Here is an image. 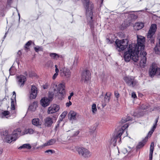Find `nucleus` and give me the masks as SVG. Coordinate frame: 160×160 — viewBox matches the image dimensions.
I'll return each instance as SVG.
<instances>
[{"mask_svg":"<svg viewBox=\"0 0 160 160\" xmlns=\"http://www.w3.org/2000/svg\"><path fill=\"white\" fill-rule=\"evenodd\" d=\"M136 49L134 44L129 45L128 51L125 52L124 55V58L126 62H128L131 59L134 62H138L139 58L138 54L139 52Z\"/></svg>","mask_w":160,"mask_h":160,"instance_id":"nucleus-1","label":"nucleus"},{"mask_svg":"<svg viewBox=\"0 0 160 160\" xmlns=\"http://www.w3.org/2000/svg\"><path fill=\"white\" fill-rule=\"evenodd\" d=\"M128 42V40L127 39L121 40L117 39L114 44L115 49L119 52L124 50L127 47Z\"/></svg>","mask_w":160,"mask_h":160,"instance_id":"nucleus-2","label":"nucleus"},{"mask_svg":"<svg viewBox=\"0 0 160 160\" xmlns=\"http://www.w3.org/2000/svg\"><path fill=\"white\" fill-rule=\"evenodd\" d=\"M129 125V124L127 123L125 124L124 126L122 127V128L118 132L117 135L116 136H113L111 138L110 142L111 144L114 146H115L116 145L117 140L118 139L119 141H121V138L120 137L121 136L125 129L128 128Z\"/></svg>","mask_w":160,"mask_h":160,"instance_id":"nucleus-3","label":"nucleus"},{"mask_svg":"<svg viewBox=\"0 0 160 160\" xmlns=\"http://www.w3.org/2000/svg\"><path fill=\"white\" fill-rule=\"evenodd\" d=\"M84 6L86 9V15L87 17H89L91 19H92V9L93 8V3L89 2V0H83Z\"/></svg>","mask_w":160,"mask_h":160,"instance_id":"nucleus-4","label":"nucleus"},{"mask_svg":"<svg viewBox=\"0 0 160 160\" xmlns=\"http://www.w3.org/2000/svg\"><path fill=\"white\" fill-rule=\"evenodd\" d=\"M137 43L136 45L135 44H133L135 45V47L136 48V50H137L139 52L140 51L141 52L142 51H144V43L145 41V38L142 36L138 35L137 36Z\"/></svg>","mask_w":160,"mask_h":160,"instance_id":"nucleus-5","label":"nucleus"},{"mask_svg":"<svg viewBox=\"0 0 160 160\" xmlns=\"http://www.w3.org/2000/svg\"><path fill=\"white\" fill-rule=\"evenodd\" d=\"M77 151L79 154L82 157L85 158L90 157L92 153L88 150L83 147H80L78 148Z\"/></svg>","mask_w":160,"mask_h":160,"instance_id":"nucleus-6","label":"nucleus"},{"mask_svg":"<svg viewBox=\"0 0 160 160\" xmlns=\"http://www.w3.org/2000/svg\"><path fill=\"white\" fill-rule=\"evenodd\" d=\"M65 85L62 83H60L59 85L58 91L57 92V95L56 96L59 99H62L64 98L65 94Z\"/></svg>","mask_w":160,"mask_h":160,"instance_id":"nucleus-7","label":"nucleus"},{"mask_svg":"<svg viewBox=\"0 0 160 160\" xmlns=\"http://www.w3.org/2000/svg\"><path fill=\"white\" fill-rule=\"evenodd\" d=\"M123 79L129 86L133 87L136 85L137 82L134 78L131 76H127L124 78Z\"/></svg>","mask_w":160,"mask_h":160,"instance_id":"nucleus-8","label":"nucleus"},{"mask_svg":"<svg viewBox=\"0 0 160 160\" xmlns=\"http://www.w3.org/2000/svg\"><path fill=\"white\" fill-rule=\"evenodd\" d=\"M90 75L89 71L86 70L83 71L82 75V81L86 83H88L91 78Z\"/></svg>","mask_w":160,"mask_h":160,"instance_id":"nucleus-9","label":"nucleus"},{"mask_svg":"<svg viewBox=\"0 0 160 160\" xmlns=\"http://www.w3.org/2000/svg\"><path fill=\"white\" fill-rule=\"evenodd\" d=\"M140 52L141 55V58L139 64L141 67L144 68L146 65V64L147 58L146 55L147 53L144 51H142L141 52L140 51Z\"/></svg>","mask_w":160,"mask_h":160,"instance_id":"nucleus-10","label":"nucleus"},{"mask_svg":"<svg viewBox=\"0 0 160 160\" xmlns=\"http://www.w3.org/2000/svg\"><path fill=\"white\" fill-rule=\"evenodd\" d=\"M149 73L151 77L153 76L156 74L158 77L160 78V68H156L153 65L152 66V68H150L149 70Z\"/></svg>","mask_w":160,"mask_h":160,"instance_id":"nucleus-11","label":"nucleus"},{"mask_svg":"<svg viewBox=\"0 0 160 160\" xmlns=\"http://www.w3.org/2000/svg\"><path fill=\"white\" fill-rule=\"evenodd\" d=\"M60 74L62 77H65L66 78H69L71 76V72L67 68H64L60 70Z\"/></svg>","mask_w":160,"mask_h":160,"instance_id":"nucleus-12","label":"nucleus"},{"mask_svg":"<svg viewBox=\"0 0 160 160\" xmlns=\"http://www.w3.org/2000/svg\"><path fill=\"white\" fill-rule=\"evenodd\" d=\"M157 28V27L156 24H153L151 25L147 35V37L148 38H152V36L156 31Z\"/></svg>","mask_w":160,"mask_h":160,"instance_id":"nucleus-13","label":"nucleus"},{"mask_svg":"<svg viewBox=\"0 0 160 160\" xmlns=\"http://www.w3.org/2000/svg\"><path fill=\"white\" fill-rule=\"evenodd\" d=\"M1 135L2 138L5 142H7L8 143L11 142V140H12L11 139L12 136L9 135L8 134V132L6 131L2 132L1 133Z\"/></svg>","mask_w":160,"mask_h":160,"instance_id":"nucleus-14","label":"nucleus"},{"mask_svg":"<svg viewBox=\"0 0 160 160\" xmlns=\"http://www.w3.org/2000/svg\"><path fill=\"white\" fill-rule=\"evenodd\" d=\"M59 109V106L56 104H54L48 108V112L49 114H52L57 112Z\"/></svg>","mask_w":160,"mask_h":160,"instance_id":"nucleus-15","label":"nucleus"},{"mask_svg":"<svg viewBox=\"0 0 160 160\" xmlns=\"http://www.w3.org/2000/svg\"><path fill=\"white\" fill-rule=\"evenodd\" d=\"M21 130L20 128H17L13 132L11 139L12 141H15L17 138L21 135Z\"/></svg>","mask_w":160,"mask_h":160,"instance_id":"nucleus-16","label":"nucleus"},{"mask_svg":"<svg viewBox=\"0 0 160 160\" xmlns=\"http://www.w3.org/2000/svg\"><path fill=\"white\" fill-rule=\"evenodd\" d=\"M18 79V84L20 87H22L25 84V82L26 80V78L25 76L21 75L17 77Z\"/></svg>","mask_w":160,"mask_h":160,"instance_id":"nucleus-17","label":"nucleus"},{"mask_svg":"<svg viewBox=\"0 0 160 160\" xmlns=\"http://www.w3.org/2000/svg\"><path fill=\"white\" fill-rule=\"evenodd\" d=\"M50 101V100L45 97L41 100V104L42 106L45 107L49 105Z\"/></svg>","mask_w":160,"mask_h":160,"instance_id":"nucleus-18","label":"nucleus"},{"mask_svg":"<svg viewBox=\"0 0 160 160\" xmlns=\"http://www.w3.org/2000/svg\"><path fill=\"white\" fill-rule=\"evenodd\" d=\"M37 88L35 86H32L31 89V93L30 94V98H35L37 96Z\"/></svg>","mask_w":160,"mask_h":160,"instance_id":"nucleus-19","label":"nucleus"},{"mask_svg":"<svg viewBox=\"0 0 160 160\" xmlns=\"http://www.w3.org/2000/svg\"><path fill=\"white\" fill-rule=\"evenodd\" d=\"M148 136H146L144 139L142 140L141 142L138 143V145L137 146L136 148V150H138L140 148L143 147L148 140Z\"/></svg>","mask_w":160,"mask_h":160,"instance_id":"nucleus-20","label":"nucleus"},{"mask_svg":"<svg viewBox=\"0 0 160 160\" xmlns=\"http://www.w3.org/2000/svg\"><path fill=\"white\" fill-rule=\"evenodd\" d=\"M44 124L45 126L50 127L53 123L52 118L49 117H47L45 119Z\"/></svg>","mask_w":160,"mask_h":160,"instance_id":"nucleus-21","label":"nucleus"},{"mask_svg":"<svg viewBox=\"0 0 160 160\" xmlns=\"http://www.w3.org/2000/svg\"><path fill=\"white\" fill-rule=\"evenodd\" d=\"M76 112L73 111H71L68 114V118L70 120H75L76 119Z\"/></svg>","mask_w":160,"mask_h":160,"instance_id":"nucleus-22","label":"nucleus"},{"mask_svg":"<svg viewBox=\"0 0 160 160\" xmlns=\"http://www.w3.org/2000/svg\"><path fill=\"white\" fill-rule=\"evenodd\" d=\"M32 123L34 125L37 126H39L41 125L40 120L38 118L33 119L32 120Z\"/></svg>","mask_w":160,"mask_h":160,"instance_id":"nucleus-23","label":"nucleus"},{"mask_svg":"<svg viewBox=\"0 0 160 160\" xmlns=\"http://www.w3.org/2000/svg\"><path fill=\"white\" fill-rule=\"evenodd\" d=\"M56 142V140L55 139H52L47 141L46 143H44L43 146H46L52 145L55 143Z\"/></svg>","mask_w":160,"mask_h":160,"instance_id":"nucleus-24","label":"nucleus"},{"mask_svg":"<svg viewBox=\"0 0 160 160\" xmlns=\"http://www.w3.org/2000/svg\"><path fill=\"white\" fill-rule=\"evenodd\" d=\"M111 94V93L110 92H107L105 94L104 97V100L105 102H109L110 99V96Z\"/></svg>","mask_w":160,"mask_h":160,"instance_id":"nucleus-25","label":"nucleus"},{"mask_svg":"<svg viewBox=\"0 0 160 160\" xmlns=\"http://www.w3.org/2000/svg\"><path fill=\"white\" fill-rule=\"evenodd\" d=\"M35 131L32 128H29L28 129L25 130L24 132H23L22 135H24L25 134H32L33 133H35Z\"/></svg>","mask_w":160,"mask_h":160,"instance_id":"nucleus-26","label":"nucleus"},{"mask_svg":"<svg viewBox=\"0 0 160 160\" xmlns=\"http://www.w3.org/2000/svg\"><path fill=\"white\" fill-rule=\"evenodd\" d=\"M135 27L137 28V29L138 30L143 28L144 27V24L143 23L141 22L136 23Z\"/></svg>","mask_w":160,"mask_h":160,"instance_id":"nucleus-27","label":"nucleus"},{"mask_svg":"<svg viewBox=\"0 0 160 160\" xmlns=\"http://www.w3.org/2000/svg\"><path fill=\"white\" fill-rule=\"evenodd\" d=\"M155 51L156 53L158 54L160 51V39L158 43H157L154 48Z\"/></svg>","mask_w":160,"mask_h":160,"instance_id":"nucleus-28","label":"nucleus"},{"mask_svg":"<svg viewBox=\"0 0 160 160\" xmlns=\"http://www.w3.org/2000/svg\"><path fill=\"white\" fill-rule=\"evenodd\" d=\"M31 146L29 144H23L21 146H20L18 149H21L22 148H27L28 149H30L31 148Z\"/></svg>","mask_w":160,"mask_h":160,"instance_id":"nucleus-29","label":"nucleus"},{"mask_svg":"<svg viewBox=\"0 0 160 160\" xmlns=\"http://www.w3.org/2000/svg\"><path fill=\"white\" fill-rule=\"evenodd\" d=\"M11 109L12 110H14L15 109V105L16 103V102L14 101V99L11 98Z\"/></svg>","mask_w":160,"mask_h":160,"instance_id":"nucleus-30","label":"nucleus"},{"mask_svg":"<svg viewBox=\"0 0 160 160\" xmlns=\"http://www.w3.org/2000/svg\"><path fill=\"white\" fill-rule=\"evenodd\" d=\"M34 49L35 51L38 52L39 51H42L43 48L41 47H40L38 46H37L34 48Z\"/></svg>","mask_w":160,"mask_h":160,"instance_id":"nucleus-31","label":"nucleus"},{"mask_svg":"<svg viewBox=\"0 0 160 160\" xmlns=\"http://www.w3.org/2000/svg\"><path fill=\"white\" fill-rule=\"evenodd\" d=\"M92 112L94 114L97 111L96 106V104H95L94 103L92 105Z\"/></svg>","mask_w":160,"mask_h":160,"instance_id":"nucleus-32","label":"nucleus"},{"mask_svg":"<svg viewBox=\"0 0 160 160\" xmlns=\"http://www.w3.org/2000/svg\"><path fill=\"white\" fill-rule=\"evenodd\" d=\"M32 42V41H28L25 45L24 46V48L26 50V49H29V47L31 45Z\"/></svg>","mask_w":160,"mask_h":160,"instance_id":"nucleus-33","label":"nucleus"},{"mask_svg":"<svg viewBox=\"0 0 160 160\" xmlns=\"http://www.w3.org/2000/svg\"><path fill=\"white\" fill-rule=\"evenodd\" d=\"M130 120L131 118L129 117L128 118H122L120 121V123L123 124Z\"/></svg>","mask_w":160,"mask_h":160,"instance_id":"nucleus-34","label":"nucleus"},{"mask_svg":"<svg viewBox=\"0 0 160 160\" xmlns=\"http://www.w3.org/2000/svg\"><path fill=\"white\" fill-rule=\"evenodd\" d=\"M50 56L51 57L54 59L57 60L58 59V54L56 53H51L50 55Z\"/></svg>","mask_w":160,"mask_h":160,"instance_id":"nucleus-35","label":"nucleus"},{"mask_svg":"<svg viewBox=\"0 0 160 160\" xmlns=\"http://www.w3.org/2000/svg\"><path fill=\"white\" fill-rule=\"evenodd\" d=\"M68 112L66 111H65L63 112L62 114L60 115V117H61V121L65 118L66 115H67Z\"/></svg>","mask_w":160,"mask_h":160,"instance_id":"nucleus-36","label":"nucleus"},{"mask_svg":"<svg viewBox=\"0 0 160 160\" xmlns=\"http://www.w3.org/2000/svg\"><path fill=\"white\" fill-rule=\"evenodd\" d=\"M54 93L52 92H49L48 93L49 99L50 100V101H52L54 96Z\"/></svg>","mask_w":160,"mask_h":160,"instance_id":"nucleus-37","label":"nucleus"},{"mask_svg":"<svg viewBox=\"0 0 160 160\" xmlns=\"http://www.w3.org/2000/svg\"><path fill=\"white\" fill-rule=\"evenodd\" d=\"M130 17L132 18V21L133 20H134L135 19H136L138 18L137 16L136 15H135L134 14H131Z\"/></svg>","mask_w":160,"mask_h":160,"instance_id":"nucleus-38","label":"nucleus"},{"mask_svg":"<svg viewBox=\"0 0 160 160\" xmlns=\"http://www.w3.org/2000/svg\"><path fill=\"white\" fill-rule=\"evenodd\" d=\"M12 68V67H11L9 70L10 74L12 75H13L15 74L14 70H13V69Z\"/></svg>","mask_w":160,"mask_h":160,"instance_id":"nucleus-39","label":"nucleus"},{"mask_svg":"<svg viewBox=\"0 0 160 160\" xmlns=\"http://www.w3.org/2000/svg\"><path fill=\"white\" fill-rule=\"evenodd\" d=\"M114 95L117 98H118L120 96V95L117 91L114 92Z\"/></svg>","mask_w":160,"mask_h":160,"instance_id":"nucleus-40","label":"nucleus"},{"mask_svg":"<svg viewBox=\"0 0 160 160\" xmlns=\"http://www.w3.org/2000/svg\"><path fill=\"white\" fill-rule=\"evenodd\" d=\"M78 59L76 58L73 62V65L74 66L77 65L78 63Z\"/></svg>","mask_w":160,"mask_h":160,"instance_id":"nucleus-41","label":"nucleus"},{"mask_svg":"<svg viewBox=\"0 0 160 160\" xmlns=\"http://www.w3.org/2000/svg\"><path fill=\"white\" fill-rule=\"evenodd\" d=\"M9 113V112L8 111H5L2 112V114L4 116L8 115Z\"/></svg>","mask_w":160,"mask_h":160,"instance_id":"nucleus-42","label":"nucleus"},{"mask_svg":"<svg viewBox=\"0 0 160 160\" xmlns=\"http://www.w3.org/2000/svg\"><path fill=\"white\" fill-rule=\"evenodd\" d=\"M153 150L152 149H150V153L149 154V157H152V155L153 153Z\"/></svg>","mask_w":160,"mask_h":160,"instance_id":"nucleus-43","label":"nucleus"},{"mask_svg":"<svg viewBox=\"0 0 160 160\" xmlns=\"http://www.w3.org/2000/svg\"><path fill=\"white\" fill-rule=\"evenodd\" d=\"M53 151H52V150H48L46 151H45V152L49 154V153L52 154L53 153Z\"/></svg>","mask_w":160,"mask_h":160,"instance_id":"nucleus-44","label":"nucleus"},{"mask_svg":"<svg viewBox=\"0 0 160 160\" xmlns=\"http://www.w3.org/2000/svg\"><path fill=\"white\" fill-rule=\"evenodd\" d=\"M154 143L153 142H152L151 143V145H150V149H152L153 150V151L154 150Z\"/></svg>","mask_w":160,"mask_h":160,"instance_id":"nucleus-45","label":"nucleus"},{"mask_svg":"<svg viewBox=\"0 0 160 160\" xmlns=\"http://www.w3.org/2000/svg\"><path fill=\"white\" fill-rule=\"evenodd\" d=\"M72 102L71 101H69V102H68L66 103V106L67 107H69L70 106L72 105Z\"/></svg>","mask_w":160,"mask_h":160,"instance_id":"nucleus-46","label":"nucleus"},{"mask_svg":"<svg viewBox=\"0 0 160 160\" xmlns=\"http://www.w3.org/2000/svg\"><path fill=\"white\" fill-rule=\"evenodd\" d=\"M132 97L134 98H135L137 97L136 94L134 92H133L132 93Z\"/></svg>","mask_w":160,"mask_h":160,"instance_id":"nucleus-47","label":"nucleus"},{"mask_svg":"<svg viewBox=\"0 0 160 160\" xmlns=\"http://www.w3.org/2000/svg\"><path fill=\"white\" fill-rule=\"evenodd\" d=\"M157 126V125H156L154 124L153 126V127H152V129H151V130L152 131L154 132V131L155 129L156 128Z\"/></svg>","mask_w":160,"mask_h":160,"instance_id":"nucleus-48","label":"nucleus"},{"mask_svg":"<svg viewBox=\"0 0 160 160\" xmlns=\"http://www.w3.org/2000/svg\"><path fill=\"white\" fill-rule=\"evenodd\" d=\"M58 75V73H55L54 74V75H53V77H52V78L53 79H55V78L57 77V76Z\"/></svg>","mask_w":160,"mask_h":160,"instance_id":"nucleus-49","label":"nucleus"},{"mask_svg":"<svg viewBox=\"0 0 160 160\" xmlns=\"http://www.w3.org/2000/svg\"><path fill=\"white\" fill-rule=\"evenodd\" d=\"M153 132V131H152V130H151L148 133V135L150 137L151 136V135L152 134Z\"/></svg>","mask_w":160,"mask_h":160,"instance_id":"nucleus-50","label":"nucleus"},{"mask_svg":"<svg viewBox=\"0 0 160 160\" xmlns=\"http://www.w3.org/2000/svg\"><path fill=\"white\" fill-rule=\"evenodd\" d=\"M13 98L15 99V101H16V93L14 91L13 92Z\"/></svg>","mask_w":160,"mask_h":160,"instance_id":"nucleus-51","label":"nucleus"},{"mask_svg":"<svg viewBox=\"0 0 160 160\" xmlns=\"http://www.w3.org/2000/svg\"><path fill=\"white\" fill-rule=\"evenodd\" d=\"M158 119H159V117H158L155 120V123L154 124L156 125H157V123L158 121Z\"/></svg>","mask_w":160,"mask_h":160,"instance_id":"nucleus-52","label":"nucleus"},{"mask_svg":"<svg viewBox=\"0 0 160 160\" xmlns=\"http://www.w3.org/2000/svg\"><path fill=\"white\" fill-rule=\"evenodd\" d=\"M21 54V52L20 51H19L17 52V55H18V57H20Z\"/></svg>","mask_w":160,"mask_h":160,"instance_id":"nucleus-53","label":"nucleus"},{"mask_svg":"<svg viewBox=\"0 0 160 160\" xmlns=\"http://www.w3.org/2000/svg\"><path fill=\"white\" fill-rule=\"evenodd\" d=\"M79 132L78 131H77L75 132V134L74 135V136H76L77 135L79 134Z\"/></svg>","mask_w":160,"mask_h":160,"instance_id":"nucleus-54","label":"nucleus"},{"mask_svg":"<svg viewBox=\"0 0 160 160\" xmlns=\"http://www.w3.org/2000/svg\"><path fill=\"white\" fill-rule=\"evenodd\" d=\"M55 72H56V73H58V72H59V70L58 69V68H56L55 69Z\"/></svg>","mask_w":160,"mask_h":160,"instance_id":"nucleus-55","label":"nucleus"},{"mask_svg":"<svg viewBox=\"0 0 160 160\" xmlns=\"http://www.w3.org/2000/svg\"><path fill=\"white\" fill-rule=\"evenodd\" d=\"M90 26L91 29L94 28V25L92 24H90Z\"/></svg>","mask_w":160,"mask_h":160,"instance_id":"nucleus-56","label":"nucleus"},{"mask_svg":"<svg viewBox=\"0 0 160 160\" xmlns=\"http://www.w3.org/2000/svg\"><path fill=\"white\" fill-rule=\"evenodd\" d=\"M2 152V149L0 148V155L1 154Z\"/></svg>","mask_w":160,"mask_h":160,"instance_id":"nucleus-57","label":"nucleus"},{"mask_svg":"<svg viewBox=\"0 0 160 160\" xmlns=\"http://www.w3.org/2000/svg\"><path fill=\"white\" fill-rule=\"evenodd\" d=\"M62 58V55H58V58Z\"/></svg>","mask_w":160,"mask_h":160,"instance_id":"nucleus-58","label":"nucleus"},{"mask_svg":"<svg viewBox=\"0 0 160 160\" xmlns=\"http://www.w3.org/2000/svg\"><path fill=\"white\" fill-rule=\"evenodd\" d=\"M73 93L72 92L70 93V96L71 97H72V96H73Z\"/></svg>","mask_w":160,"mask_h":160,"instance_id":"nucleus-59","label":"nucleus"},{"mask_svg":"<svg viewBox=\"0 0 160 160\" xmlns=\"http://www.w3.org/2000/svg\"><path fill=\"white\" fill-rule=\"evenodd\" d=\"M12 0H8V2L9 3H11Z\"/></svg>","mask_w":160,"mask_h":160,"instance_id":"nucleus-60","label":"nucleus"},{"mask_svg":"<svg viewBox=\"0 0 160 160\" xmlns=\"http://www.w3.org/2000/svg\"><path fill=\"white\" fill-rule=\"evenodd\" d=\"M71 97L70 96H69L68 97V99L70 100L71 99Z\"/></svg>","mask_w":160,"mask_h":160,"instance_id":"nucleus-61","label":"nucleus"},{"mask_svg":"<svg viewBox=\"0 0 160 160\" xmlns=\"http://www.w3.org/2000/svg\"><path fill=\"white\" fill-rule=\"evenodd\" d=\"M152 157H149V160H152Z\"/></svg>","mask_w":160,"mask_h":160,"instance_id":"nucleus-62","label":"nucleus"},{"mask_svg":"<svg viewBox=\"0 0 160 160\" xmlns=\"http://www.w3.org/2000/svg\"><path fill=\"white\" fill-rule=\"evenodd\" d=\"M33 104L34 105H36V104H37V102H33Z\"/></svg>","mask_w":160,"mask_h":160,"instance_id":"nucleus-63","label":"nucleus"},{"mask_svg":"<svg viewBox=\"0 0 160 160\" xmlns=\"http://www.w3.org/2000/svg\"><path fill=\"white\" fill-rule=\"evenodd\" d=\"M148 108V107L146 106V107L144 108V109H146L147 108Z\"/></svg>","mask_w":160,"mask_h":160,"instance_id":"nucleus-64","label":"nucleus"}]
</instances>
